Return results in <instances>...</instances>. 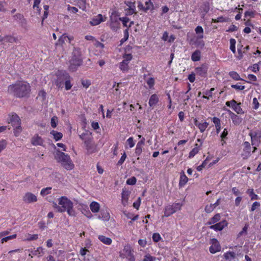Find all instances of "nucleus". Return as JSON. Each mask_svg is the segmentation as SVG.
I'll return each instance as SVG.
<instances>
[{
	"label": "nucleus",
	"instance_id": "f257e3e1",
	"mask_svg": "<svg viewBox=\"0 0 261 261\" xmlns=\"http://www.w3.org/2000/svg\"><path fill=\"white\" fill-rule=\"evenodd\" d=\"M59 206L56 203L54 204V207L59 212L62 213L67 212V214L70 216L74 217L76 215L75 210L73 209V203L66 196H62L59 200Z\"/></svg>",
	"mask_w": 261,
	"mask_h": 261
},
{
	"label": "nucleus",
	"instance_id": "f03ea898",
	"mask_svg": "<svg viewBox=\"0 0 261 261\" xmlns=\"http://www.w3.org/2000/svg\"><path fill=\"white\" fill-rule=\"evenodd\" d=\"M55 159L58 162L61 163V165L67 170H71L73 169L74 165L72 162L70 156L67 154L56 150L54 153Z\"/></svg>",
	"mask_w": 261,
	"mask_h": 261
},
{
	"label": "nucleus",
	"instance_id": "7ed1b4c3",
	"mask_svg": "<svg viewBox=\"0 0 261 261\" xmlns=\"http://www.w3.org/2000/svg\"><path fill=\"white\" fill-rule=\"evenodd\" d=\"M196 36H193L190 41L191 45H195L197 47L203 48L205 43L203 39L204 37L203 29L201 26L198 25L195 29Z\"/></svg>",
	"mask_w": 261,
	"mask_h": 261
},
{
	"label": "nucleus",
	"instance_id": "20e7f679",
	"mask_svg": "<svg viewBox=\"0 0 261 261\" xmlns=\"http://www.w3.org/2000/svg\"><path fill=\"white\" fill-rule=\"evenodd\" d=\"M81 56L80 49L75 48L72 51V56L69 61V67L72 71H75L76 68L82 64V61Z\"/></svg>",
	"mask_w": 261,
	"mask_h": 261
},
{
	"label": "nucleus",
	"instance_id": "39448f33",
	"mask_svg": "<svg viewBox=\"0 0 261 261\" xmlns=\"http://www.w3.org/2000/svg\"><path fill=\"white\" fill-rule=\"evenodd\" d=\"M57 79L55 82V84L59 87L62 86V83L65 81L66 90H68L72 87L70 81V76L68 73L65 71H59L57 74Z\"/></svg>",
	"mask_w": 261,
	"mask_h": 261
},
{
	"label": "nucleus",
	"instance_id": "423d86ee",
	"mask_svg": "<svg viewBox=\"0 0 261 261\" xmlns=\"http://www.w3.org/2000/svg\"><path fill=\"white\" fill-rule=\"evenodd\" d=\"M31 91L29 84L24 81L17 83V97H25L28 96Z\"/></svg>",
	"mask_w": 261,
	"mask_h": 261
},
{
	"label": "nucleus",
	"instance_id": "0eeeda50",
	"mask_svg": "<svg viewBox=\"0 0 261 261\" xmlns=\"http://www.w3.org/2000/svg\"><path fill=\"white\" fill-rule=\"evenodd\" d=\"M120 257L121 258H126L128 261H135L134 251L130 245H125L123 249L120 252Z\"/></svg>",
	"mask_w": 261,
	"mask_h": 261
},
{
	"label": "nucleus",
	"instance_id": "6e6552de",
	"mask_svg": "<svg viewBox=\"0 0 261 261\" xmlns=\"http://www.w3.org/2000/svg\"><path fill=\"white\" fill-rule=\"evenodd\" d=\"M182 203H174L172 205L167 206L165 208L164 216L168 217L178 211L180 210Z\"/></svg>",
	"mask_w": 261,
	"mask_h": 261
},
{
	"label": "nucleus",
	"instance_id": "1a4fd4ad",
	"mask_svg": "<svg viewBox=\"0 0 261 261\" xmlns=\"http://www.w3.org/2000/svg\"><path fill=\"white\" fill-rule=\"evenodd\" d=\"M122 61L119 63V68L123 72H126L129 69L128 64L133 59L130 54H125L122 56Z\"/></svg>",
	"mask_w": 261,
	"mask_h": 261
},
{
	"label": "nucleus",
	"instance_id": "9d476101",
	"mask_svg": "<svg viewBox=\"0 0 261 261\" xmlns=\"http://www.w3.org/2000/svg\"><path fill=\"white\" fill-rule=\"evenodd\" d=\"M241 103H237V101L233 99L226 102V105L231 108L238 114H242L244 111L241 107Z\"/></svg>",
	"mask_w": 261,
	"mask_h": 261
},
{
	"label": "nucleus",
	"instance_id": "9b49d317",
	"mask_svg": "<svg viewBox=\"0 0 261 261\" xmlns=\"http://www.w3.org/2000/svg\"><path fill=\"white\" fill-rule=\"evenodd\" d=\"M107 17L103 16L102 14H99L96 16H94L91 18L89 23L92 26H95L99 24L101 22L106 21Z\"/></svg>",
	"mask_w": 261,
	"mask_h": 261
},
{
	"label": "nucleus",
	"instance_id": "f8f14e48",
	"mask_svg": "<svg viewBox=\"0 0 261 261\" xmlns=\"http://www.w3.org/2000/svg\"><path fill=\"white\" fill-rule=\"evenodd\" d=\"M249 135L251 137L252 145L258 146L260 142V133L257 132H251Z\"/></svg>",
	"mask_w": 261,
	"mask_h": 261
},
{
	"label": "nucleus",
	"instance_id": "ddd939ff",
	"mask_svg": "<svg viewBox=\"0 0 261 261\" xmlns=\"http://www.w3.org/2000/svg\"><path fill=\"white\" fill-rule=\"evenodd\" d=\"M211 246L210 247V251L212 253H215L221 250V246L218 241L216 239H212L211 240Z\"/></svg>",
	"mask_w": 261,
	"mask_h": 261
},
{
	"label": "nucleus",
	"instance_id": "4468645a",
	"mask_svg": "<svg viewBox=\"0 0 261 261\" xmlns=\"http://www.w3.org/2000/svg\"><path fill=\"white\" fill-rule=\"evenodd\" d=\"M125 4L127 6V8L124 10L126 15H131L136 13L135 2L127 1L125 2Z\"/></svg>",
	"mask_w": 261,
	"mask_h": 261
},
{
	"label": "nucleus",
	"instance_id": "2eb2a0df",
	"mask_svg": "<svg viewBox=\"0 0 261 261\" xmlns=\"http://www.w3.org/2000/svg\"><path fill=\"white\" fill-rule=\"evenodd\" d=\"M228 223L226 220H223L214 225H211L210 228L215 231L222 230L224 227L227 226Z\"/></svg>",
	"mask_w": 261,
	"mask_h": 261
},
{
	"label": "nucleus",
	"instance_id": "dca6fc26",
	"mask_svg": "<svg viewBox=\"0 0 261 261\" xmlns=\"http://www.w3.org/2000/svg\"><path fill=\"white\" fill-rule=\"evenodd\" d=\"M194 124L198 127L201 133H203L208 126L209 124L206 121H198L196 119L194 120Z\"/></svg>",
	"mask_w": 261,
	"mask_h": 261
},
{
	"label": "nucleus",
	"instance_id": "f3484780",
	"mask_svg": "<svg viewBox=\"0 0 261 261\" xmlns=\"http://www.w3.org/2000/svg\"><path fill=\"white\" fill-rule=\"evenodd\" d=\"M23 200L27 203H33L37 201V198L34 194L28 192L23 196Z\"/></svg>",
	"mask_w": 261,
	"mask_h": 261
},
{
	"label": "nucleus",
	"instance_id": "a211bd4d",
	"mask_svg": "<svg viewBox=\"0 0 261 261\" xmlns=\"http://www.w3.org/2000/svg\"><path fill=\"white\" fill-rule=\"evenodd\" d=\"M207 71V67L206 65H202L201 66L197 67L195 69L196 74L201 76H205Z\"/></svg>",
	"mask_w": 261,
	"mask_h": 261
},
{
	"label": "nucleus",
	"instance_id": "6ab92c4d",
	"mask_svg": "<svg viewBox=\"0 0 261 261\" xmlns=\"http://www.w3.org/2000/svg\"><path fill=\"white\" fill-rule=\"evenodd\" d=\"M31 143L33 145L35 146L42 145L43 143V140L38 135L36 134L32 137L31 139Z\"/></svg>",
	"mask_w": 261,
	"mask_h": 261
},
{
	"label": "nucleus",
	"instance_id": "aec40b11",
	"mask_svg": "<svg viewBox=\"0 0 261 261\" xmlns=\"http://www.w3.org/2000/svg\"><path fill=\"white\" fill-rule=\"evenodd\" d=\"M130 191L125 189H123L121 193L122 203L123 205H126L130 195Z\"/></svg>",
	"mask_w": 261,
	"mask_h": 261
},
{
	"label": "nucleus",
	"instance_id": "412c9836",
	"mask_svg": "<svg viewBox=\"0 0 261 261\" xmlns=\"http://www.w3.org/2000/svg\"><path fill=\"white\" fill-rule=\"evenodd\" d=\"M224 257L228 261H236L237 254L233 251H227L223 254Z\"/></svg>",
	"mask_w": 261,
	"mask_h": 261
},
{
	"label": "nucleus",
	"instance_id": "4be33fe9",
	"mask_svg": "<svg viewBox=\"0 0 261 261\" xmlns=\"http://www.w3.org/2000/svg\"><path fill=\"white\" fill-rule=\"evenodd\" d=\"M228 112L230 115V118L232 119L233 123L234 124L238 125L241 123L242 119L240 117L237 115L236 114H235L234 113H233L230 110H228Z\"/></svg>",
	"mask_w": 261,
	"mask_h": 261
},
{
	"label": "nucleus",
	"instance_id": "5701e85b",
	"mask_svg": "<svg viewBox=\"0 0 261 261\" xmlns=\"http://www.w3.org/2000/svg\"><path fill=\"white\" fill-rule=\"evenodd\" d=\"M73 40V37L71 36H67L66 34H63L59 38V41L61 43L68 42L71 43V41Z\"/></svg>",
	"mask_w": 261,
	"mask_h": 261
},
{
	"label": "nucleus",
	"instance_id": "b1692460",
	"mask_svg": "<svg viewBox=\"0 0 261 261\" xmlns=\"http://www.w3.org/2000/svg\"><path fill=\"white\" fill-rule=\"evenodd\" d=\"M9 119L8 120L9 123H11L13 127H15V125L16 123V115L15 113H13L12 115H9ZM13 133L15 135H16V127H14L13 128Z\"/></svg>",
	"mask_w": 261,
	"mask_h": 261
},
{
	"label": "nucleus",
	"instance_id": "393cba45",
	"mask_svg": "<svg viewBox=\"0 0 261 261\" xmlns=\"http://www.w3.org/2000/svg\"><path fill=\"white\" fill-rule=\"evenodd\" d=\"M98 218L104 221H108L110 218V215L107 211H101L100 214L98 216Z\"/></svg>",
	"mask_w": 261,
	"mask_h": 261
},
{
	"label": "nucleus",
	"instance_id": "a878e982",
	"mask_svg": "<svg viewBox=\"0 0 261 261\" xmlns=\"http://www.w3.org/2000/svg\"><path fill=\"white\" fill-rule=\"evenodd\" d=\"M158 102L159 97L156 94H154L150 96L148 103L150 107H152L156 105Z\"/></svg>",
	"mask_w": 261,
	"mask_h": 261
},
{
	"label": "nucleus",
	"instance_id": "bb28decb",
	"mask_svg": "<svg viewBox=\"0 0 261 261\" xmlns=\"http://www.w3.org/2000/svg\"><path fill=\"white\" fill-rule=\"evenodd\" d=\"M201 54L199 50L196 49L191 55V60L193 62L199 61L201 59Z\"/></svg>",
	"mask_w": 261,
	"mask_h": 261
},
{
	"label": "nucleus",
	"instance_id": "cd10ccee",
	"mask_svg": "<svg viewBox=\"0 0 261 261\" xmlns=\"http://www.w3.org/2000/svg\"><path fill=\"white\" fill-rule=\"evenodd\" d=\"M98 238L100 242L107 245H110L112 243V240L111 238L107 237L103 235L98 236Z\"/></svg>",
	"mask_w": 261,
	"mask_h": 261
},
{
	"label": "nucleus",
	"instance_id": "c85d7f7f",
	"mask_svg": "<svg viewBox=\"0 0 261 261\" xmlns=\"http://www.w3.org/2000/svg\"><path fill=\"white\" fill-rule=\"evenodd\" d=\"M90 208L93 213H97L100 210V205L96 201H92L90 204Z\"/></svg>",
	"mask_w": 261,
	"mask_h": 261
},
{
	"label": "nucleus",
	"instance_id": "c756f323",
	"mask_svg": "<svg viewBox=\"0 0 261 261\" xmlns=\"http://www.w3.org/2000/svg\"><path fill=\"white\" fill-rule=\"evenodd\" d=\"M43 254V249L42 247H38L36 249H34L33 250L31 251V254H30V255H32V257L33 256H41Z\"/></svg>",
	"mask_w": 261,
	"mask_h": 261
},
{
	"label": "nucleus",
	"instance_id": "7c9ffc66",
	"mask_svg": "<svg viewBox=\"0 0 261 261\" xmlns=\"http://www.w3.org/2000/svg\"><path fill=\"white\" fill-rule=\"evenodd\" d=\"M188 178L186 176V175L184 174V173H182L181 174L180 176V180L179 182V186L180 187H182L184 186L188 182Z\"/></svg>",
	"mask_w": 261,
	"mask_h": 261
},
{
	"label": "nucleus",
	"instance_id": "2f4dec72",
	"mask_svg": "<svg viewBox=\"0 0 261 261\" xmlns=\"http://www.w3.org/2000/svg\"><path fill=\"white\" fill-rule=\"evenodd\" d=\"M50 134L53 136L54 139L56 141L60 140L63 137V135L61 133L58 132L55 130H51Z\"/></svg>",
	"mask_w": 261,
	"mask_h": 261
},
{
	"label": "nucleus",
	"instance_id": "473e14b6",
	"mask_svg": "<svg viewBox=\"0 0 261 261\" xmlns=\"http://www.w3.org/2000/svg\"><path fill=\"white\" fill-rule=\"evenodd\" d=\"M220 215L219 214H217L210 220L207 222V224L210 225L214 224L218 222L220 220Z\"/></svg>",
	"mask_w": 261,
	"mask_h": 261
},
{
	"label": "nucleus",
	"instance_id": "72a5a7b5",
	"mask_svg": "<svg viewBox=\"0 0 261 261\" xmlns=\"http://www.w3.org/2000/svg\"><path fill=\"white\" fill-rule=\"evenodd\" d=\"M8 92L9 93L15 96L16 95V85L12 84L10 85L8 89Z\"/></svg>",
	"mask_w": 261,
	"mask_h": 261
},
{
	"label": "nucleus",
	"instance_id": "f704fd0d",
	"mask_svg": "<svg viewBox=\"0 0 261 261\" xmlns=\"http://www.w3.org/2000/svg\"><path fill=\"white\" fill-rule=\"evenodd\" d=\"M229 76L236 81L242 80L239 74L236 71H230L229 72Z\"/></svg>",
	"mask_w": 261,
	"mask_h": 261
},
{
	"label": "nucleus",
	"instance_id": "c9c22d12",
	"mask_svg": "<svg viewBox=\"0 0 261 261\" xmlns=\"http://www.w3.org/2000/svg\"><path fill=\"white\" fill-rule=\"evenodd\" d=\"M85 144L88 151L90 152H92V150H91L93 149V144H92L91 140L88 139L85 140Z\"/></svg>",
	"mask_w": 261,
	"mask_h": 261
},
{
	"label": "nucleus",
	"instance_id": "e433bc0d",
	"mask_svg": "<svg viewBox=\"0 0 261 261\" xmlns=\"http://www.w3.org/2000/svg\"><path fill=\"white\" fill-rule=\"evenodd\" d=\"M236 41L234 39L231 38L230 39V49L233 53H236Z\"/></svg>",
	"mask_w": 261,
	"mask_h": 261
},
{
	"label": "nucleus",
	"instance_id": "4c0bfd02",
	"mask_svg": "<svg viewBox=\"0 0 261 261\" xmlns=\"http://www.w3.org/2000/svg\"><path fill=\"white\" fill-rule=\"evenodd\" d=\"M125 147H127V145L129 146V148H132L135 146V142L134 141V139L133 137H129L126 142Z\"/></svg>",
	"mask_w": 261,
	"mask_h": 261
},
{
	"label": "nucleus",
	"instance_id": "58836bf2",
	"mask_svg": "<svg viewBox=\"0 0 261 261\" xmlns=\"http://www.w3.org/2000/svg\"><path fill=\"white\" fill-rule=\"evenodd\" d=\"M199 151V148L197 147H194L193 149L189 152V158L191 159L193 158Z\"/></svg>",
	"mask_w": 261,
	"mask_h": 261
},
{
	"label": "nucleus",
	"instance_id": "ea45409f",
	"mask_svg": "<svg viewBox=\"0 0 261 261\" xmlns=\"http://www.w3.org/2000/svg\"><path fill=\"white\" fill-rule=\"evenodd\" d=\"M215 90V88H212L210 90L206 91L205 93L206 95H203L202 96L204 98H206L207 99H209L210 97H212L213 95V91Z\"/></svg>",
	"mask_w": 261,
	"mask_h": 261
},
{
	"label": "nucleus",
	"instance_id": "a19ab883",
	"mask_svg": "<svg viewBox=\"0 0 261 261\" xmlns=\"http://www.w3.org/2000/svg\"><path fill=\"white\" fill-rule=\"evenodd\" d=\"M51 189V188H50V187H47L46 188H43L41 190L40 194L43 196H46V195H48V194L50 193Z\"/></svg>",
	"mask_w": 261,
	"mask_h": 261
},
{
	"label": "nucleus",
	"instance_id": "79ce46f5",
	"mask_svg": "<svg viewBox=\"0 0 261 261\" xmlns=\"http://www.w3.org/2000/svg\"><path fill=\"white\" fill-rule=\"evenodd\" d=\"M15 38L10 36H7L4 37L1 40L2 41H4V42H12L13 41H15Z\"/></svg>",
	"mask_w": 261,
	"mask_h": 261
},
{
	"label": "nucleus",
	"instance_id": "37998d69",
	"mask_svg": "<svg viewBox=\"0 0 261 261\" xmlns=\"http://www.w3.org/2000/svg\"><path fill=\"white\" fill-rule=\"evenodd\" d=\"M146 83L150 89H152L154 85V80L153 78L150 77L146 81Z\"/></svg>",
	"mask_w": 261,
	"mask_h": 261
},
{
	"label": "nucleus",
	"instance_id": "c03bdc74",
	"mask_svg": "<svg viewBox=\"0 0 261 261\" xmlns=\"http://www.w3.org/2000/svg\"><path fill=\"white\" fill-rule=\"evenodd\" d=\"M255 12L253 11H247L245 12L246 18H253L255 16Z\"/></svg>",
	"mask_w": 261,
	"mask_h": 261
},
{
	"label": "nucleus",
	"instance_id": "a18cd8bd",
	"mask_svg": "<svg viewBox=\"0 0 261 261\" xmlns=\"http://www.w3.org/2000/svg\"><path fill=\"white\" fill-rule=\"evenodd\" d=\"M16 237V234H14L11 235V236L6 237L5 238H3L1 240V243H3L4 242H7V241H9L10 240L15 239Z\"/></svg>",
	"mask_w": 261,
	"mask_h": 261
},
{
	"label": "nucleus",
	"instance_id": "49530a36",
	"mask_svg": "<svg viewBox=\"0 0 261 261\" xmlns=\"http://www.w3.org/2000/svg\"><path fill=\"white\" fill-rule=\"evenodd\" d=\"M155 257L152 256L149 254H147L144 256L143 261H155Z\"/></svg>",
	"mask_w": 261,
	"mask_h": 261
},
{
	"label": "nucleus",
	"instance_id": "de8ad7c7",
	"mask_svg": "<svg viewBox=\"0 0 261 261\" xmlns=\"http://www.w3.org/2000/svg\"><path fill=\"white\" fill-rule=\"evenodd\" d=\"M137 182V179L135 177L133 176L131 178L127 179L126 184L128 185H134Z\"/></svg>",
	"mask_w": 261,
	"mask_h": 261
},
{
	"label": "nucleus",
	"instance_id": "09e8293b",
	"mask_svg": "<svg viewBox=\"0 0 261 261\" xmlns=\"http://www.w3.org/2000/svg\"><path fill=\"white\" fill-rule=\"evenodd\" d=\"M58 122V120L57 117L54 116L52 117L50 122L51 127L53 128H55L57 125Z\"/></svg>",
	"mask_w": 261,
	"mask_h": 261
},
{
	"label": "nucleus",
	"instance_id": "8fccbe9b",
	"mask_svg": "<svg viewBox=\"0 0 261 261\" xmlns=\"http://www.w3.org/2000/svg\"><path fill=\"white\" fill-rule=\"evenodd\" d=\"M248 194H249L250 196H251V199H258V196L255 194L253 189H249L248 191Z\"/></svg>",
	"mask_w": 261,
	"mask_h": 261
},
{
	"label": "nucleus",
	"instance_id": "3c124183",
	"mask_svg": "<svg viewBox=\"0 0 261 261\" xmlns=\"http://www.w3.org/2000/svg\"><path fill=\"white\" fill-rule=\"evenodd\" d=\"M119 20L122 21L123 25L127 27V23L129 21V19L126 17H120Z\"/></svg>",
	"mask_w": 261,
	"mask_h": 261
},
{
	"label": "nucleus",
	"instance_id": "603ef678",
	"mask_svg": "<svg viewBox=\"0 0 261 261\" xmlns=\"http://www.w3.org/2000/svg\"><path fill=\"white\" fill-rule=\"evenodd\" d=\"M212 21L215 23L226 21V19L223 16L218 17L216 19H212Z\"/></svg>",
	"mask_w": 261,
	"mask_h": 261
},
{
	"label": "nucleus",
	"instance_id": "864d4df0",
	"mask_svg": "<svg viewBox=\"0 0 261 261\" xmlns=\"http://www.w3.org/2000/svg\"><path fill=\"white\" fill-rule=\"evenodd\" d=\"M250 149H245L244 148V153H243L242 154V156H243V159H247L250 155Z\"/></svg>",
	"mask_w": 261,
	"mask_h": 261
},
{
	"label": "nucleus",
	"instance_id": "5fc2aeb1",
	"mask_svg": "<svg viewBox=\"0 0 261 261\" xmlns=\"http://www.w3.org/2000/svg\"><path fill=\"white\" fill-rule=\"evenodd\" d=\"M215 209V206L213 204L206 205L205 207V211L206 213H210L212 212Z\"/></svg>",
	"mask_w": 261,
	"mask_h": 261
},
{
	"label": "nucleus",
	"instance_id": "6e6d98bb",
	"mask_svg": "<svg viewBox=\"0 0 261 261\" xmlns=\"http://www.w3.org/2000/svg\"><path fill=\"white\" fill-rule=\"evenodd\" d=\"M253 108L255 110L259 108V103L256 98H253L252 101Z\"/></svg>",
	"mask_w": 261,
	"mask_h": 261
},
{
	"label": "nucleus",
	"instance_id": "4d7b16f0",
	"mask_svg": "<svg viewBox=\"0 0 261 261\" xmlns=\"http://www.w3.org/2000/svg\"><path fill=\"white\" fill-rule=\"evenodd\" d=\"M260 203L258 202L255 201L253 202L251 206L250 211H254L256 208H258L260 206Z\"/></svg>",
	"mask_w": 261,
	"mask_h": 261
},
{
	"label": "nucleus",
	"instance_id": "13d9d810",
	"mask_svg": "<svg viewBox=\"0 0 261 261\" xmlns=\"http://www.w3.org/2000/svg\"><path fill=\"white\" fill-rule=\"evenodd\" d=\"M152 7L153 5L150 1L146 2L144 11L146 12L147 10L150 9Z\"/></svg>",
	"mask_w": 261,
	"mask_h": 261
},
{
	"label": "nucleus",
	"instance_id": "bf43d9fd",
	"mask_svg": "<svg viewBox=\"0 0 261 261\" xmlns=\"http://www.w3.org/2000/svg\"><path fill=\"white\" fill-rule=\"evenodd\" d=\"M152 239L154 242H158L161 239V237L159 233H154L153 234Z\"/></svg>",
	"mask_w": 261,
	"mask_h": 261
},
{
	"label": "nucleus",
	"instance_id": "052dcab7",
	"mask_svg": "<svg viewBox=\"0 0 261 261\" xmlns=\"http://www.w3.org/2000/svg\"><path fill=\"white\" fill-rule=\"evenodd\" d=\"M141 204V198L139 197L137 199V200L134 202L133 203V206L134 208H136L137 210H138L140 205Z\"/></svg>",
	"mask_w": 261,
	"mask_h": 261
},
{
	"label": "nucleus",
	"instance_id": "680f3d73",
	"mask_svg": "<svg viewBox=\"0 0 261 261\" xmlns=\"http://www.w3.org/2000/svg\"><path fill=\"white\" fill-rule=\"evenodd\" d=\"M250 69L253 72H257L259 70V67H258L257 64H254L252 66L250 67Z\"/></svg>",
	"mask_w": 261,
	"mask_h": 261
},
{
	"label": "nucleus",
	"instance_id": "e2e57ef3",
	"mask_svg": "<svg viewBox=\"0 0 261 261\" xmlns=\"http://www.w3.org/2000/svg\"><path fill=\"white\" fill-rule=\"evenodd\" d=\"M126 158V154L124 152L122 154V155L121 156V157L120 159V160H119V161L118 162V165H121L124 163V162Z\"/></svg>",
	"mask_w": 261,
	"mask_h": 261
},
{
	"label": "nucleus",
	"instance_id": "0e129e2a",
	"mask_svg": "<svg viewBox=\"0 0 261 261\" xmlns=\"http://www.w3.org/2000/svg\"><path fill=\"white\" fill-rule=\"evenodd\" d=\"M231 88H234V89H235L236 90H243L245 88V86H244L239 85L238 84L231 85Z\"/></svg>",
	"mask_w": 261,
	"mask_h": 261
},
{
	"label": "nucleus",
	"instance_id": "69168bd1",
	"mask_svg": "<svg viewBox=\"0 0 261 261\" xmlns=\"http://www.w3.org/2000/svg\"><path fill=\"white\" fill-rule=\"evenodd\" d=\"M67 9L68 11L72 13H76L78 12V9L77 8L74 7H71L69 5H68Z\"/></svg>",
	"mask_w": 261,
	"mask_h": 261
},
{
	"label": "nucleus",
	"instance_id": "338daca9",
	"mask_svg": "<svg viewBox=\"0 0 261 261\" xmlns=\"http://www.w3.org/2000/svg\"><path fill=\"white\" fill-rule=\"evenodd\" d=\"M94 44L96 47L100 48H103L105 46L103 44L101 43V42H99L96 40H95Z\"/></svg>",
	"mask_w": 261,
	"mask_h": 261
},
{
	"label": "nucleus",
	"instance_id": "774afa93",
	"mask_svg": "<svg viewBox=\"0 0 261 261\" xmlns=\"http://www.w3.org/2000/svg\"><path fill=\"white\" fill-rule=\"evenodd\" d=\"M228 130L227 128H224L222 133L221 134L220 137L222 139V140H223L224 139L226 138V137L228 135Z\"/></svg>",
	"mask_w": 261,
	"mask_h": 261
}]
</instances>
